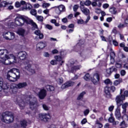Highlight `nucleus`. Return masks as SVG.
<instances>
[{
  "label": "nucleus",
  "mask_w": 128,
  "mask_h": 128,
  "mask_svg": "<svg viewBox=\"0 0 128 128\" xmlns=\"http://www.w3.org/2000/svg\"><path fill=\"white\" fill-rule=\"evenodd\" d=\"M108 6H110V5H108V4H105L103 5L104 8H108Z\"/></svg>",
  "instance_id": "774afa93"
},
{
  "label": "nucleus",
  "mask_w": 128,
  "mask_h": 128,
  "mask_svg": "<svg viewBox=\"0 0 128 128\" xmlns=\"http://www.w3.org/2000/svg\"><path fill=\"white\" fill-rule=\"evenodd\" d=\"M50 64H52V66H54L56 64V60H52L50 62Z\"/></svg>",
  "instance_id": "e2e57ef3"
},
{
  "label": "nucleus",
  "mask_w": 128,
  "mask_h": 128,
  "mask_svg": "<svg viewBox=\"0 0 128 128\" xmlns=\"http://www.w3.org/2000/svg\"><path fill=\"white\" fill-rule=\"evenodd\" d=\"M118 106H122V114H126V108L128 106V102H126L122 104H120V103Z\"/></svg>",
  "instance_id": "dca6fc26"
},
{
  "label": "nucleus",
  "mask_w": 128,
  "mask_h": 128,
  "mask_svg": "<svg viewBox=\"0 0 128 128\" xmlns=\"http://www.w3.org/2000/svg\"><path fill=\"white\" fill-rule=\"evenodd\" d=\"M74 86V82L70 80L63 84L61 88L62 90H64L70 86Z\"/></svg>",
  "instance_id": "f8f14e48"
},
{
  "label": "nucleus",
  "mask_w": 128,
  "mask_h": 128,
  "mask_svg": "<svg viewBox=\"0 0 128 128\" xmlns=\"http://www.w3.org/2000/svg\"><path fill=\"white\" fill-rule=\"evenodd\" d=\"M115 116L118 118V120H120L121 118L122 115L120 114V108L118 107L115 111Z\"/></svg>",
  "instance_id": "aec40b11"
},
{
  "label": "nucleus",
  "mask_w": 128,
  "mask_h": 128,
  "mask_svg": "<svg viewBox=\"0 0 128 128\" xmlns=\"http://www.w3.org/2000/svg\"><path fill=\"white\" fill-rule=\"evenodd\" d=\"M24 29H20L19 30H18V34H19L20 36H24Z\"/></svg>",
  "instance_id": "7c9ffc66"
},
{
  "label": "nucleus",
  "mask_w": 128,
  "mask_h": 128,
  "mask_svg": "<svg viewBox=\"0 0 128 128\" xmlns=\"http://www.w3.org/2000/svg\"><path fill=\"white\" fill-rule=\"evenodd\" d=\"M120 126L123 128H126L128 124L126 123L125 120H123L120 124Z\"/></svg>",
  "instance_id": "c756f323"
},
{
  "label": "nucleus",
  "mask_w": 128,
  "mask_h": 128,
  "mask_svg": "<svg viewBox=\"0 0 128 128\" xmlns=\"http://www.w3.org/2000/svg\"><path fill=\"white\" fill-rule=\"evenodd\" d=\"M0 118L5 124H12L14 120V118L12 113L10 112H4L2 114H0Z\"/></svg>",
  "instance_id": "f03ea898"
},
{
  "label": "nucleus",
  "mask_w": 128,
  "mask_h": 128,
  "mask_svg": "<svg viewBox=\"0 0 128 128\" xmlns=\"http://www.w3.org/2000/svg\"><path fill=\"white\" fill-rule=\"evenodd\" d=\"M126 98H128V91L124 90V88L120 89V95L116 98V104L119 105L120 102H124V100H126Z\"/></svg>",
  "instance_id": "7ed1b4c3"
},
{
  "label": "nucleus",
  "mask_w": 128,
  "mask_h": 128,
  "mask_svg": "<svg viewBox=\"0 0 128 128\" xmlns=\"http://www.w3.org/2000/svg\"><path fill=\"white\" fill-rule=\"evenodd\" d=\"M14 64L12 62L10 61L8 59L6 58V60H5L4 64H5L6 66H9L10 64Z\"/></svg>",
  "instance_id": "f704fd0d"
},
{
  "label": "nucleus",
  "mask_w": 128,
  "mask_h": 128,
  "mask_svg": "<svg viewBox=\"0 0 128 128\" xmlns=\"http://www.w3.org/2000/svg\"><path fill=\"white\" fill-rule=\"evenodd\" d=\"M54 58L56 60V62H60V60H62V56H55Z\"/></svg>",
  "instance_id": "79ce46f5"
},
{
  "label": "nucleus",
  "mask_w": 128,
  "mask_h": 128,
  "mask_svg": "<svg viewBox=\"0 0 128 128\" xmlns=\"http://www.w3.org/2000/svg\"><path fill=\"white\" fill-rule=\"evenodd\" d=\"M120 74L122 76H126V70H121V71H120Z\"/></svg>",
  "instance_id": "0e129e2a"
},
{
  "label": "nucleus",
  "mask_w": 128,
  "mask_h": 128,
  "mask_svg": "<svg viewBox=\"0 0 128 128\" xmlns=\"http://www.w3.org/2000/svg\"><path fill=\"white\" fill-rule=\"evenodd\" d=\"M42 108L44 110H48V107L45 104H42Z\"/></svg>",
  "instance_id": "3c124183"
},
{
  "label": "nucleus",
  "mask_w": 128,
  "mask_h": 128,
  "mask_svg": "<svg viewBox=\"0 0 128 128\" xmlns=\"http://www.w3.org/2000/svg\"><path fill=\"white\" fill-rule=\"evenodd\" d=\"M76 50L77 52H82L84 50V46H80V44H77L76 46Z\"/></svg>",
  "instance_id": "b1692460"
},
{
  "label": "nucleus",
  "mask_w": 128,
  "mask_h": 128,
  "mask_svg": "<svg viewBox=\"0 0 128 128\" xmlns=\"http://www.w3.org/2000/svg\"><path fill=\"white\" fill-rule=\"evenodd\" d=\"M109 122H114V118L111 116L108 120Z\"/></svg>",
  "instance_id": "8fccbe9b"
},
{
  "label": "nucleus",
  "mask_w": 128,
  "mask_h": 128,
  "mask_svg": "<svg viewBox=\"0 0 128 128\" xmlns=\"http://www.w3.org/2000/svg\"><path fill=\"white\" fill-rule=\"evenodd\" d=\"M38 116L39 120L44 122H46L50 118V114H39Z\"/></svg>",
  "instance_id": "6e6552de"
},
{
  "label": "nucleus",
  "mask_w": 128,
  "mask_h": 128,
  "mask_svg": "<svg viewBox=\"0 0 128 128\" xmlns=\"http://www.w3.org/2000/svg\"><path fill=\"white\" fill-rule=\"evenodd\" d=\"M6 60V57L0 58V63L2 64H4V62H5Z\"/></svg>",
  "instance_id": "49530a36"
},
{
  "label": "nucleus",
  "mask_w": 128,
  "mask_h": 128,
  "mask_svg": "<svg viewBox=\"0 0 128 128\" xmlns=\"http://www.w3.org/2000/svg\"><path fill=\"white\" fill-rule=\"evenodd\" d=\"M36 18L39 22H42L44 20V17L42 16H36Z\"/></svg>",
  "instance_id": "37998d69"
},
{
  "label": "nucleus",
  "mask_w": 128,
  "mask_h": 128,
  "mask_svg": "<svg viewBox=\"0 0 128 128\" xmlns=\"http://www.w3.org/2000/svg\"><path fill=\"white\" fill-rule=\"evenodd\" d=\"M80 10L85 16H90V12L88 8L84 7L81 8Z\"/></svg>",
  "instance_id": "6ab92c4d"
},
{
  "label": "nucleus",
  "mask_w": 128,
  "mask_h": 128,
  "mask_svg": "<svg viewBox=\"0 0 128 128\" xmlns=\"http://www.w3.org/2000/svg\"><path fill=\"white\" fill-rule=\"evenodd\" d=\"M15 6L16 8H20V2H16L15 3Z\"/></svg>",
  "instance_id": "5fc2aeb1"
},
{
  "label": "nucleus",
  "mask_w": 128,
  "mask_h": 128,
  "mask_svg": "<svg viewBox=\"0 0 128 128\" xmlns=\"http://www.w3.org/2000/svg\"><path fill=\"white\" fill-rule=\"evenodd\" d=\"M14 102L16 104H18L20 110H24L26 107V104H28V102H24V101L22 99L20 96L15 97L14 98Z\"/></svg>",
  "instance_id": "423d86ee"
},
{
  "label": "nucleus",
  "mask_w": 128,
  "mask_h": 128,
  "mask_svg": "<svg viewBox=\"0 0 128 128\" xmlns=\"http://www.w3.org/2000/svg\"><path fill=\"white\" fill-rule=\"evenodd\" d=\"M110 12L111 14H116V9L114 8H112L110 9Z\"/></svg>",
  "instance_id": "72a5a7b5"
},
{
  "label": "nucleus",
  "mask_w": 128,
  "mask_h": 128,
  "mask_svg": "<svg viewBox=\"0 0 128 128\" xmlns=\"http://www.w3.org/2000/svg\"><path fill=\"white\" fill-rule=\"evenodd\" d=\"M20 125L21 128H26L28 126V122L26 120H22L20 121Z\"/></svg>",
  "instance_id": "4be33fe9"
},
{
  "label": "nucleus",
  "mask_w": 128,
  "mask_h": 128,
  "mask_svg": "<svg viewBox=\"0 0 128 128\" xmlns=\"http://www.w3.org/2000/svg\"><path fill=\"white\" fill-rule=\"evenodd\" d=\"M78 8H80V6H78V5H74L73 6V10H74L75 12H76Z\"/></svg>",
  "instance_id": "09e8293b"
},
{
  "label": "nucleus",
  "mask_w": 128,
  "mask_h": 128,
  "mask_svg": "<svg viewBox=\"0 0 128 128\" xmlns=\"http://www.w3.org/2000/svg\"><path fill=\"white\" fill-rule=\"evenodd\" d=\"M92 80L94 84H97L100 82V74L98 73H95Z\"/></svg>",
  "instance_id": "4468645a"
},
{
  "label": "nucleus",
  "mask_w": 128,
  "mask_h": 128,
  "mask_svg": "<svg viewBox=\"0 0 128 128\" xmlns=\"http://www.w3.org/2000/svg\"><path fill=\"white\" fill-rule=\"evenodd\" d=\"M82 66H74L71 68L70 72H76V70H80Z\"/></svg>",
  "instance_id": "5701e85b"
},
{
  "label": "nucleus",
  "mask_w": 128,
  "mask_h": 128,
  "mask_svg": "<svg viewBox=\"0 0 128 128\" xmlns=\"http://www.w3.org/2000/svg\"><path fill=\"white\" fill-rule=\"evenodd\" d=\"M1 4H2L3 8H6V6H8V4H10L6 2V1H2V2H1Z\"/></svg>",
  "instance_id": "58836bf2"
},
{
  "label": "nucleus",
  "mask_w": 128,
  "mask_h": 128,
  "mask_svg": "<svg viewBox=\"0 0 128 128\" xmlns=\"http://www.w3.org/2000/svg\"><path fill=\"white\" fill-rule=\"evenodd\" d=\"M6 54H10V52L8 50L6 49H2L0 50V58L2 56H4V54H5V58L7 60H11V62H16V56H14L12 54H10L9 55H8Z\"/></svg>",
  "instance_id": "39448f33"
},
{
  "label": "nucleus",
  "mask_w": 128,
  "mask_h": 128,
  "mask_svg": "<svg viewBox=\"0 0 128 128\" xmlns=\"http://www.w3.org/2000/svg\"><path fill=\"white\" fill-rule=\"evenodd\" d=\"M30 14L32 16H36V10L34 9H32L30 10Z\"/></svg>",
  "instance_id": "a18cd8bd"
},
{
  "label": "nucleus",
  "mask_w": 128,
  "mask_h": 128,
  "mask_svg": "<svg viewBox=\"0 0 128 128\" xmlns=\"http://www.w3.org/2000/svg\"><path fill=\"white\" fill-rule=\"evenodd\" d=\"M80 9H81L82 8H84V1H81L80 2Z\"/></svg>",
  "instance_id": "864d4df0"
},
{
  "label": "nucleus",
  "mask_w": 128,
  "mask_h": 128,
  "mask_svg": "<svg viewBox=\"0 0 128 128\" xmlns=\"http://www.w3.org/2000/svg\"><path fill=\"white\" fill-rule=\"evenodd\" d=\"M90 76L89 74H87L84 76V79L85 80H90Z\"/></svg>",
  "instance_id": "c03bdc74"
},
{
  "label": "nucleus",
  "mask_w": 128,
  "mask_h": 128,
  "mask_svg": "<svg viewBox=\"0 0 128 128\" xmlns=\"http://www.w3.org/2000/svg\"><path fill=\"white\" fill-rule=\"evenodd\" d=\"M43 12L44 14H48L50 13V10L46 9L43 11ZM48 16L50 15L48 14Z\"/></svg>",
  "instance_id": "4d7b16f0"
},
{
  "label": "nucleus",
  "mask_w": 128,
  "mask_h": 128,
  "mask_svg": "<svg viewBox=\"0 0 128 128\" xmlns=\"http://www.w3.org/2000/svg\"><path fill=\"white\" fill-rule=\"evenodd\" d=\"M56 80L58 84H62V82H64V79L62 77L58 78Z\"/></svg>",
  "instance_id": "a19ab883"
},
{
  "label": "nucleus",
  "mask_w": 128,
  "mask_h": 128,
  "mask_svg": "<svg viewBox=\"0 0 128 128\" xmlns=\"http://www.w3.org/2000/svg\"><path fill=\"white\" fill-rule=\"evenodd\" d=\"M104 83L106 84H112V82H110V79H106L104 80Z\"/></svg>",
  "instance_id": "de8ad7c7"
},
{
  "label": "nucleus",
  "mask_w": 128,
  "mask_h": 128,
  "mask_svg": "<svg viewBox=\"0 0 128 128\" xmlns=\"http://www.w3.org/2000/svg\"><path fill=\"white\" fill-rule=\"evenodd\" d=\"M122 82V79H120L118 80H116L114 82V86H118V84H120V82Z\"/></svg>",
  "instance_id": "4c0bfd02"
},
{
  "label": "nucleus",
  "mask_w": 128,
  "mask_h": 128,
  "mask_svg": "<svg viewBox=\"0 0 128 128\" xmlns=\"http://www.w3.org/2000/svg\"><path fill=\"white\" fill-rule=\"evenodd\" d=\"M46 46V42H40L36 44V48L38 50H40L42 48H44Z\"/></svg>",
  "instance_id": "ddd939ff"
},
{
  "label": "nucleus",
  "mask_w": 128,
  "mask_h": 128,
  "mask_svg": "<svg viewBox=\"0 0 128 128\" xmlns=\"http://www.w3.org/2000/svg\"><path fill=\"white\" fill-rule=\"evenodd\" d=\"M44 56L46 58H48L50 56V54L48 52H44Z\"/></svg>",
  "instance_id": "69168bd1"
},
{
  "label": "nucleus",
  "mask_w": 128,
  "mask_h": 128,
  "mask_svg": "<svg viewBox=\"0 0 128 128\" xmlns=\"http://www.w3.org/2000/svg\"><path fill=\"white\" fill-rule=\"evenodd\" d=\"M29 106L30 108V110H32L38 108L40 106V104H38V99H36V98H33V99H31L29 101Z\"/></svg>",
  "instance_id": "0eeeda50"
},
{
  "label": "nucleus",
  "mask_w": 128,
  "mask_h": 128,
  "mask_svg": "<svg viewBox=\"0 0 128 128\" xmlns=\"http://www.w3.org/2000/svg\"><path fill=\"white\" fill-rule=\"evenodd\" d=\"M84 116H88V114H90V110L88 109H86V110L84 111Z\"/></svg>",
  "instance_id": "052dcab7"
},
{
  "label": "nucleus",
  "mask_w": 128,
  "mask_h": 128,
  "mask_svg": "<svg viewBox=\"0 0 128 128\" xmlns=\"http://www.w3.org/2000/svg\"><path fill=\"white\" fill-rule=\"evenodd\" d=\"M17 56L20 60H26V52L24 51H21L18 53Z\"/></svg>",
  "instance_id": "2eb2a0df"
},
{
  "label": "nucleus",
  "mask_w": 128,
  "mask_h": 128,
  "mask_svg": "<svg viewBox=\"0 0 128 128\" xmlns=\"http://www.w3.org/2000/svg\"><path fill=\"white\" fill-rule=\"evenodd\" d=\"M104 92L107 96H110V88L106 86L104 88Z\"/></svg>",
  "instance_id": "c85d7f7f"
},
{
  "label": "nucleus",
  "mask_w": 128,
  "mask_h": 128,
  "mask_svg": "<svg viewBox=\"0 0 128 128\" xmlns=\"http://www.w3.org/2000/svg\"><path fill=\"white\" fill-rule=\"evenodd\" d=\"M34 66H32L30 64H26L24 66V68L32 72V74H36V70H34Z\"/></svg>",
  "instance_id": "9b49d317"
},
{
  "label": "nucleus",
  "mask_w": 128,
  "mask_h": 128,
  "mask_svg": "<svg viewBox=\"0 0 128 128\" xmlns=\"http://www.w3.org/2000/svg\"><path fill=\"white\" fill-rule=\"evenodd\" d=\"M3 36L6 40H12L14 38V33L12 32H6L3 33Z\"/></svg>",
  "instance_id": "9d476101"
},
{
  "label": "nucleus",
  "mask_w": 128,
  "mask_h": 128,
  "mask_svg": "<svg viewBox=\"0 0 128 128\" xmlns=\"http://www.w3.org/2000/svg\"><path fill=\"white\" fill-rule=\"evenodd\" d=\"M4 86V80L0 77V92L2 90V88Z\"/></svg>",
  "instance_id": "bb28decb"
},
{
  "label": "nucleus",
  "mask_w": 128,
  "mask_h": 128,
  "mask_svg": "<svg viewBox=\"0 0 128 128\" xmlns=\"http://www.w3.org/2000/svg\"><path fill=\"white\" fill-rule=\"evenodd\" d=\"M42 32H40V30H36L34 32V34H36V36H39Z\"/></svg>",
  "instance_id": "13d9d810"
},
{
  "label": "nucleus",
  "mask_w": 128,
  "mask_h": 128,
  "mask_svg": "<svg viewBox=\"0 0 128 128\" xmlns=\"http://www.w3.org/2000/svg\"><path fill=\"white\" fill-rule=\"evenodd\" d=\"M115 66L117 68H122V64L118 62L116 63Z\"/></svg>",
  "instance_id": "6e6d98bb"
},
{
  "label": "nucleus",
  "mask_w": 128,
  "mask_h": 128,
  "mask_svg": "<svg viewBox=\"0 0 128 128\" xmlns=\"http://www.w3.org/2000/svg\"><path fill=\"white\" fill-rule=\"evenodd\" d=\"M50 6V3H44L42 5L43 8H48Z\"/></svg>",
  "instance_id": "ea45409f"
},
{
  "label": "nucleus",
  "mask_w": 128,
  "mask_h": 128,
  "mask_svg": "<svg viewBox=\"0 0 128 128\" xmlns=\"http://www.w3.org/2000/svg\"><path fill=\"white\" fill-rule=\"evenodd\" d=\"M45 88L48 90V92H54V91L55 88L54 86L52 85H47L45 86Z\"/></svg>",
  "instance_id": "412c9836"
},
{
  "label": "nucleus",
  "mask_w": 128,
  "mask_h": 128,
  "mask_svg": "<svg viewBox=\"0 0 128 128\" xmlns=\"http://www.w3.org/2000/svg\"><path fill=\"white\" fill-rule=\"evenodd\" d=\"M110 60H113V62H114V56H116V54H114V52H111L110 53Z\"/></svg>",
  "instance_id": "473e14b6"
},
{
  "label": "nucleus",
  "mask_w": 128,
  "mask_h": 128,
  "mask_svg": "<svg viewBox=\"0 0 128 128\" xmlns=\"http://www.w3.org/2000/svg\"><path fill=\"white\" fill-rule=\"evenodd\" d=\"M30 20H31V22L27 23V24H32V26H34V28H38V25H36V24L34 23L32 20L30 19Z\"/></svg>",
  "instance_id": "cd10ccee"
},
{
  "label": "nucleus",
  "mask_w": 128,
  "mask_h": 128,
  "mask_svg": "<svg viewBox=\"0 0 128 128\" xmlns=\"http://www.w3.org/2000/svg\"><path fill=\"white\" fill-rule=\"evenodd\" d=\"M54 8H55L54 12L56 14H58V15L60 14L62 12H60V10L59 8H58V6L54 7Z\"/></svg>",
  "instance_id": "2f4dec72"
},
{
  "label": "nucleus",
  "mask_w": 128,
  "mask_h": 128,
  "mask_svg": "<svg viewBox=\"0 0 128 128\" xmlns=\"http://www.w3.org/2000/svg\"><path fill=\"white\" fill-rule=\"evenodd\" d=\"M112 42H113V44H114L115 46H118V42H116V40H112Z\"/></svg>",
  "instance_id": "680f3d73"
},
{
  "label": "nucleus",
  "mask_w": 128,
  "mask_h": 128,
  "mask_svg": "<svg viewBox=\"0 0 128 128\" xmlns=\"http://www.w3.org/2000/svg\"><path fill=\"white\" fill-rule=\"evenodd\" d=\"M114 106L112 105L108 108V110L109 112H112L114 110Z\"/></svg>",
  "instance_id": "603ef678"
},
{
  "label": "nucleus",
  "mask_w": 128,
  "mask_h": 128,
  "mask_svg": "<svg viewBox=\"0 0 128 128\" xmlns=\"http://www.w3.org/2000/svg\"><path fill=\"white\" fill-rule=\"evenodd\" d=\"M84 6H90V4H92V2L90 0H86L84 2Z\"/></svg>",
  "instance_id": "e433bc0d"
},
{
  "label": "nucleus",
  "mask_w": 128,
  "mask_h": 128,
  "mask_svg": "<svg viewBox=\"0 0 128 128\" xmlns=\"http://www.w3.org/2000/svg\"><path fill=\"white\" fill-rule=\"evenodd\" d=\"M96 14H100L102 12V10H100V9L96 8Z\"/></svg>",
  "instance_id": "338daca9"
},
{
  "label": "nucleus",
  "mask_w": 128,
  "mask_h": 128,
  "mask_svg": "<svg viewBox=\"0 0 128 128\" xmlns=\"http://www.w3.org/2000/svg\"><path fill=\"white\" fill-rule=\"evenodd\" d=\"M20 70L16 68L11 69L8 72L7 74L8 80L10 82H18V80L20 78Z\"/></svg>",
  "instance_id": "f257e3e1"
},
{
  "label": "nucleus",
  "mask_w": 128,
  "mask_h": 128,
  "mask_svg": "<svg viewBox=\"0 0 128 128\" xmlns=\"http://www.w3.org/2000/svg\"><path fill=\"white\" fill-rule=\"evenodd\" d=\"M26 86H28V84L26 82H20L16 86V88L19 90L24 88H26Z\"/></svg>",
  "instance_id": "a211bd4d"
},
{
  "label": "nucleus",
  "mask_w": 128,
  "mask_h": 128,
  "mask_svg": "<svg viewBox=\"0 0 128 128\" xmlns=\"http://www.w3.org/2000/svg\"><path fill=\"white\" fill-rule=\"evenodd\" d=\"M116 70H118L116 69V68H114V67H112L108 69H107L106 70V76H110L112 72H116Z\"/></svg>",
  "instance_id": "f3484780"
},
{
  "label": "nucleus",
  "mask_w": 128,
  "mask_h": 128,
  "mask_svg": "<svg viewBox=\"0 0 128 128\" xmlns=\"http://www.w3.org/2000/svg\"><path fill=\"white\" fill-rule=\"evenodd\" d=\"M84 94H86L85 92H81L78 95V97L77 98L78 100H82V98H84Z\"/></svg>",
  "instance_id": "a878e982"
},
{
  "label": "nucleus",
  "mask_w": 128,
  "mask_h": 128,
  "mask_svg": "<svg viewBox=\"0 0 128 128\" xmlns=\"http://www.w3.org/2000/svg\"><path fill=\"white\" fill-rule=\"evenodd\" d=\"M32 20H30V18L26 17L24 16H21L18 17H16L15 18L14 22L16 26H22L24 24V22L26 24H30V23Z\"/></svg>",
  "instance_id": "20e7f679"
},
{
  "label": "nucleus",
  "mask_w": 128,
  "mask_h": 128,
  "mask_svg": "<svg viewBox=\"0 0 128 128\" xmlns=\"http://www.w3.org/2000/svg\"><path fill=\"white\" fill-rule=\"evenodd\" d=\"M37 90H40L38 94V96L40 100H44V98L46 96V90L44 88L40 89L37 88Z\"/></svg>",
  "instance_id": "1a4fd4ad"
},
{
  "label": "nucleus",
  "mask_w": 128,
  "mask_h": 128,
  "mask_svg": "<svg viewBox=\"0 0 128 128\" xmlns=\"http://www.w3.org/2000/svg\"><path fill=\"white\" fill-rule=\"evenodd\" d=\"M58 8H59V10L61 12H66V7L64 5H60L59 6H58Z\"/></svg>",
  "instance_id": "393cba45"
},
{
  "label": "nucleus",
  "mask_w": 128,
  "mask_h": 128,
  "mask_svg": "<svg viewBox=\"0 0 128 128\" xmlns=\"http://www.w3.org/2000/svg\"><path fill=\"white\" fill-rule=\"evenodd\" d=\"M46 28H48V30H52V26L50 24H46Z\"/></svg>",
  "instance_id": "bf43d9fd"
},
{
  "label": "nucleus",
  "mask_w": 128,
  "mask_h": 128,
  "mask_svg": "<svg viewBox=\"0 0 128 128\" xmlns=\"http://www.w3.org/2000/svg\"><path fill=\"white\" fill-rule=\"evenodd\" d=\"M78 24H85L86 22L82 19H80L77 20Z\"/></svg>",
  "instance_id": "c9c22d12"
}]
</instances>
